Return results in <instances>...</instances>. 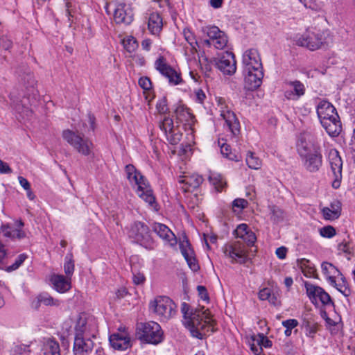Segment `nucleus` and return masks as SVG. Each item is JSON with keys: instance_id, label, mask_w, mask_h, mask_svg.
Masks as SVG:
<instances>
[{"instance_id": "f257e3e1", "label": "nucleus", "mask_w": 355, "mask_h": 355, "mask_svg": "<svg viewBox=\"0 0 355 355\" xmlns=\"http://www.w3.org/2000/svg\"><path fill=\"white\" fill-rule=\"evenodd\" d=\"M181 311L184 319V324L193 337L202 340L207 336V333L215 331L214 320L208 309L202 307L190 311V306L183 302Z\"/></svg>"}, {"instance_id": "f03ea898", "label": "nucleus", "mask_w": 355, "mask_h": 355, "mask_svg": "<svg viewBox=\"0 0 355 355\" xmlns=\"http://www.w3.org/2000/svg\"><path fill=\"white\" fill-rule=\"evenodd\" d=\"M297 150L303 166L310 173L318 172L322 166V155L320 146L315 141L306 140L301 137L297 142Z\"/></svg>"}, {"instance_id": "7ed1b4c3", "label": "nucleus", "mask_w": 355, "mask_h": 355, "mask_svg": "<svg viewBox=\"0 0 355 355\" xmlns=\"http://www.w3.org/2000/svg\"><path fill=\"white\" fill-rule=\"evenodd\" d=\"M125 171L130 182L137 186L138 196L151 207L156 205L155 198L146 178L132 164L126 165Z\"/></svg>"}, {"instance_id": "20e7f679", "label": "nucleus", "mask_w": 355, "mask_h": 355, "mask_svg": "<svg viewBox=\"0 0 355 355\" xmlns=\"http://www.w3.org/2000/svg\"><path fill=\"white\" fill-rule=\"evenodd\" d=\"M137 335L142 342L157 345L163 340V331L155 322H141L137 325Z\"/></svg>"}, {"instance_id": "39448f33", "label": "nucleus", "mask_w": 355, "mask_h": 355, "mask_svg": "<svg viewBox=\"0 0 355 355\" xmlns=\"http://www.w3.org/2000/svg\"><path fill=\"white\" fill-rule=\"evenodd\" d=\"M128 236L132 242L148 250L154 248V241L150 235L148 226L143 222L136 221L130 225Z\"/></svg>"}, {"instance_id": "423d86ee", "label": "nucleus", "mask_w": 355, "mask_h": 355, "mask_svg": "<svg viewBox=\"0 0 355 355\" xmlns=\"http://www.w3.org/2000/svg\"><path fill=\"white\" fill-rule=\"evenodd\" d=\"M176 304L166 296H157L149 304V309L157 314L161 320L166 321L176 313Z\"/></svg>"}, {"instance_id": "0eeeda50", "label": "nucleus", "mask_w": 355, "mask_h": 355, "mask_svg": "<svg viewBox=\"0 0 355 355\" xmlns=\"http://www.w3.org/2000/svg\"><path fill=\"white\" fill-rule=\"evenodd\" d=\"M324 33L318 31H306L302 35L296 37L295 44L297 46L306 47L311 51L320 49L325 44Z\"/></svg>"}, {"instance_id": "6e6552de", "label": "nucleus", "mask_w": 355, "mask_h": 355, "mask_svg": "<svg viewBox=\"0 0 355 355\" xmlns=\"http://www.w3.org/2000/svg\"><path fill=\"white\" fill-rule=\"evenodd\" d=\"M62 137L73 148L83 155H89L93 146L88 139L80 137L70 130H64Z\"/></svg>"}, {"instance_id": "1a4fd4ad", "label": "nucleus", "mask_w": 355, "mask_h": 355, "mask_svg": "<svg viewBox=\"0 0 355 355\" xmlns=\"http://www.w3.org/2000/svg\"><path fill=\"white\" fill-rule=\"evenodd\" d=\"M223 252L231 259L232 263L244 264L249 260L246 247L240 241L226 244L223 248Z\"/></svg>"}, {"instance_id": "9d476101", "label": "nucleus", "mask_w": 355, "mask_h": 355, "mask_svg": "<svg viewBox=\"0 0 355 355\" xmlns=\"http://www.w3.org/2000/svg\"><path fill=\"white\" fill-rule=\"evenodd\" d=\"M155 69L168 80L171 85H177L182 82L181 75L173 68L167 64L166 59L163 56H159L155 62Z\"/></svg>"}, {"instance_id": "9b49d317", "label": "nucleus", "mask_w": 355, "mask_h": 355, "mask_svg": "<svg viewBox=\"0 0 355 355\" xmlns=\"http://www.w3.org/2000/svg\"><path fill=\"white\" fill-rule=\"evenodd\" d=\"M329 159L331 168L334 177L332 182V187L334 189H338L340 186L342 180L343 161L339 155V153L336 149H331L329 153Z\"/></svg>"}, {"instance_id": "f8f14e48", "label": "nucleus", "mask_w": 355, "mask_h": 355, "mask_svg": "<svg viewBox=\"0 0 355 355\" xmlns=\"http://www.w3.org/2000/svg\"><path fill=\"white\" fill-rule=\"evenodd\" d=\"M243 73H250V71L263 70L260 55L255 49L245 51L243 55Z\"/></svg>"}, {"instance_id": "ddd939ff", "label": "nucleus", "mask_w": 355, "mask_h": 355, "mask_svg": "<svg viewBox=\"0 0 355 355\" xmlns=\"http://www.w3.org/2000/svg\"><path fill=\"white\" fill-rule=\"evenodd\" d=\"M11 106L22 119L28 118L32 114V111L28 107V104H32L29 97L24 96L21 99L15 92H11L10 94Z\"/></svg>"}, {"instance_id": "4468645a", "label": "nucleus", "mask_w": 355, "mask_h": 355, "mask_svg": "<svg viewBox=\"0 0 355 355\" xmlns=\"http://www.w3.org/2000/svg\"><path fill=\"white\" fill-rule=\"evenodd\" d=\"M306 294L312 303H315L318 299L323 305H334L330 295L321 287L310 283H305Z\"/></svg>"}, {"instance_id": "2eb2a0df", "label": "nucleus", "mask_w": 355, "mask_h": 355, "mask_svg": "<svg viewBox=\"0 0 355 355\" xmlns=\"http://www.w3.org/2000/svg\"><path fill=\"white\" fill-rule=\"evenodd\" d=\"M216 67L226 75H232L236 70V62L232 52L226 51L216 61Z\"/></svg>"}, {"instance_id": "dca6fc26", "label": "nucleus", "mask_w": 355, "mask_h": 355, "mask_svg": "<svg viewBox=\"0 0 355 355\" xmlns=\"http://www.w3.org/2000/svg\"><path fill=\"white\" fill-rule=\"evenodd\" d=\"M220 116L225 120L224 128H227L234 138H237L241 132V125L234 112L230 110H221Z\"/></svg>"}, {"instance_id": "f3484780", "label": "nucleus", "mask_w": 355, "mask_h": 355, "mask_svg": "<svg viewBox=\"0 0 355 355\" xmlns=\"http://www.w3.org/2000/svg\"><path fill=\"white\" fill-rule=\"evenodd\" d=\"M109 341L111 346L118 350H125L130 347V338L125 331V328H119V332L110 336Z\"/></svg>"}, {"instance_id": "a211bd4d", "label": "nucleus", "mask_w": 355, "mask_h": 355, "mask_svg": "<svg viewBox=\"0 0 355 355\" xmlns=\"http://www.w3.org/2000/svg\"><path fill=\"white\" fill-rule=\"evenodd\" d=\"M94 342L89 336L75 337L73 352L74 355H88L94 347Z\"/></svg>"}, {"instance_id": "6ab92c4d", "label": "nucleus", "mask_w": 355, "mask_h": 355, "mask_svg": "<svg viewBox=\"0 0 355 355\" xmlns=\"http://www.w3.org/2000/svg\"><path fill=\"white\" fill-rule=\"evenodd\" d=\"M114 19L116 24L128 25L133 20L132 9L125 3H120L114 9Z\"/></svg>"}, {"instance_id": "aec40b11", "label": "nucleus", "mask_w": 355, "mask_h": 355, "mask_svg": "<svg viewBox=\"0 0 355 355\" xmlns=\"http://www.w3.org/2000/svg\"><path fill=\"white\" fill-rule=\"evenodd\" d=\"M316 112L320 123L328 119H333L334 120L335 117L338 116L336 110L333 105L324 100L320 101L316 107Z\"/></svg>"}, {"instance_id": "412c9836", "label": "nucleus", "mask_w": 355, "mask_h": 355, "mask_svg": "<svg viewBox=\"0 0 355 355\" xmlns=\"http://www.w3.org/2000/svg\"><path fill=\"white\" fill-rule=\"evenodd\" d=\"M178 182L180 184H182L181 189L184 192H191L200 187L203 182V178L198 174H191L180 176Z\"/></svg>"}, {"instance_id": "4be33fe9", "label": "nucleus", "mask_w": 355, "mask_h": 355, "mask_svg": "<svg viewBox=\"0 0 355 355\" xmlns=\"http://www.w3.org/2000/svg\"><path fill=\"white\" fill-rule=\"evenodd\" d=\"M243 73L246 89L253 91L260 87L263 78V70L250 71V73Z\"/></svg>"}, {"instance_id": "5701e85b", "label": "nucleus", "mask_w": 355, "mask_h": 355, "mask_svg": "<svg viewBox=\"0 0 355 355\" xmlns=\"http://www.w3.org/2000/svg\"><path fill=\"white\" fill-rule=\"evenodd\" d=\"M17 228L13 229L9 224H3L1 226V232L6 238L10 239H21L26 236L25 232L21 230L24 223L21 220L16 222Z\"/></svg>"}, {"instance_id": "b1692460", "label": "nucleus", "mask_w": 355, "mask_h": 355, "mask_svg": "<svg viewBox=\"0 0 355 355\" xmlns=\"http://www.w3.org/2000/svg\"><path fill=\"white\" fill-rule=\"evenodd\" d=\"M50 282L53 285V288L60 293L68 291L71 288V278H67L62 275H52Z\"/></svg>"}, {"instance_id": "393cba45", "label": "nucleus", "mask_w": 355, "mask_h": 355, "mask_svg": "<svg viewBox=\"0 0 355 355\" xmlns=\"http://www.w3.org/2000/svg\"><path fill=\"white\" fill-rule=\"evenodd\" d=\"M40 355H61L59 343L53 338H44Z\"/></svg>"}, {"instance_id": "a878e982", "label": "nucleus", "mask_w": 355, "mask_h": 355, "mask_svg": "<svg viewBox=\"0 0 355 355\" xmlns=\"http://www.w3.org/2000/svg\"><path fill=\"white\" fill-rule=\"evenodd\" d=\"M153 230L160 238L169 242L171 245L177 243L175 235L166 225L162 223H155Z\"/></svg>"}, {"instance_id": "bb28decb", "label": "nucleus", "mask_w": 355, "mask_h": 355, "mask_svg": "<svg viewBox=\"0 0 355 355\" xmlns=\"http://www.w3.org/2000/svg\"><path fill=\"white\" fill-rule=\"evenodd\" d=\"M322 127L325 129L327 134L331 137H338L341 130H342V125L340 121L339 116L338 117H335V119H328L324 121H322L320 123Z\"/></svg>"}, {"instance_id": "cd10ccee", "label": "nucleus", "mask_w": 355, "mask_h": 355, "mask_svg": "<svg viewBox=\"0 0 355 355\" xmlns=\"http://www.w3.org/2000/svg\"><path fill=\"white\" fill-rule=\"evenodd\" d=\"M342 204L340 200H334L330 203V207H324L322 213L326 220H335L340 217L341 214Z\"/></svg>"}, {"instance_id": "c85d7f7f", "label": "nucleus", "mask_w": 355, "mask_h": 355, "mask_svg": "<svg viewBox=\"0 0 355 355\" xmlns=\"http://www.w3.org/2000/svg\"><path fill=\"white\" fill-rule=\"evenodd\" d=\"M176 119L180 122L184 123L189 128L194 124V116L189 112V110L182 105L177 106L175 110Z\"/></svg>"}, {"instance_id": "c756f323", "label": "nucleus", "mask_w": 355, "mask_h": 355, "mask_svg": "<svg viewBox=\"0 0 355 355\" xmlns=\"http://www.w3.org/2000/svg\"><path fill=\"white\" fill-rule=\"evenodd\" d=\"M163 27L162 18L158 12H153L149 15L148 28L152 35H158Z\"/></svg>"}, {"instance_id": "7c9ffc66", "label": "nucleus", "mask_w": 355, "mask_h": 355, "mask_svg": "<svg viewBox=\"0 0 355 355\" xmlns=\"http://www.w3.org/2000/svg\"><path fill=\"white\" fill-rule=\"evenodd\" d=\"M322 272L324 275L327 276V278L333 286H337V283L336 282L335 275L338 276H342L341 272L332 263L324 261L321 264Z\"/></svg>"}, {"instance_id": "2f4dec72", "label": "nucleus", "mask_w": 355, "mask_h": 355, "mask_svg": "<svg viewBox=\"0 0 355 355\" xmlns=\"http://www.w3.org/2000/svg\"><path fill=\"white\" fill-rule=\"evenodd\" d=\"M302 327L305 329L306 335L313 338L318 331V323L311 314L306 313L303 317Z\"/></svg>"}, {"instance_id": "473e14b6", "label": "nucleus", "mask_w": 355, "mask_h": 355, "mask_svg": "<svg viewBox=\"0 0 355 355\" xmlns=\"http://www.w3.org/2000/svg\"><path fill=\"white\" fill-rule=\"evenodd\" d=\"M289 85L292 87L293 90L286 91L285 96L288 99L297 100L305 92L304 85L299 80H295L289 83Z\"/></svg>"}, {"instance_id": "72a5a7b5", "label": "nucleus", "mask_w": 355, "mask_h": 355, "mask_svg": "<svg viewBox=\"0 0 355 355\" xmlns=\"http://www.w3.org/2000/svg\"><path fill=\"white\" fill-rule=\"evenodd\" d=\"M61 302L58 299H54L48 293L43 292L37 297L36 302H33V305L35 309H38L41 304L45 306H59Z\"/></svg>"}, {"instance_id": "f704fd0d", "label": "nucleus", "mask_w": 355, "mask_h": 355, "mask_svg": "<svg viewBox=\"0 0 355 355\" xmlns=\"http://www.w3.org/2000/svg\"><path fill=\"white\" fill-rule=\"evenodd\" d=\"M297 266L302 270V272L306 277H311L314 275L315 272L314 265L306 259L303 258L297 259Z\"/></svg>"}, {"instance_id": "c9c22d12", "label": "nucleus", "mask_w": 355, "mask_h": 355, "mask_svg": "<svg viewBox=\"0 0 355 355\" xmlns=\"http://www.w3.org/2000/svg\"><path fill=\"white\" fill-rule=\"evenodd\" d=\"M202 32L209 37L212 42L213 40H217L218 36H220L222 34L225 33L216 26L203 27L202 28Z\"/></svg>"}, {"instance_id": "e433bc0d", "label": "nucleus", "mask_w": 355, "mask_h": 355, "mask_svg": "<svg viewBox=\"0 0 355 355\" xmlns=\"http://www.w3.org/2000/svg\"><path fill=\"white\" fill-rule=\"evenodd\" d=\"M202 32L209 37L212 42L213 40H217L218 36H220L222 34L225 33L216 26L203 27L202 28Z\"/></svg>"}, {"instance_id": "4c0bfd02", "label": "nucleus", "mask_w": 355, "mask_h": 355, "mask_svg": "<svg viewBox=\"0 0 355 355\" xmlns=\"http://www.w3.org/2000/svg\"><path fill=\"white\" fill-rule=\"evenodd\" d=\"M184 37L186 41L191 46V51L194 53L198 51V42L196 39L194 34L189 29H184L183 31Z\"/></svg>"}, {"instance_id": "58836bf2", "label": "nucleus", "mask_w": 355, "mask_h": 355, "mask_svg": "<svg viewBox=\"0 0 355 355\" xmlns=\"http://www.w3.org/2000/svg\"><path fill=\"white\" fill-rule=\"evenodd\" d=\"M183 257L191 270L196 272L199 270L200 267L196 257H194L193 250H190L189 252H184L183 253Z\"/></svg>"}, {"instance_id": "ea45409f", "label": "nucleus", "mask_w": 355, "mask_h": 355, "mask_svg": "<svg viewBox=\"0 0 355 355\" xmlns=\"http://www.w3.org/2000/svg\"><path fill=\"white\" fill-rule=\"evenodd\" d=\"M218 144L220 146L221 153L224 157L228 158L230 160L236 162L239 161V156L231 152V148L230 145L227 144L225 142L221 143L220 141H218Z\"/></svg>"}, {"instance_id": "a19ab883", "label": "nucleus", "mask_w": 355, "mask_h": 355, "mask_svg": "<svg viewBox=\"0 0 355 355\" xmlns=\"http://www.w3.org/2000/svg\"><path fill=\"white\" fill-rule=\"evenodd\" d=\"M209 181L218 191H220L225 185V181L219 174H211L209 176Z\"/></svg>"}, {"instance_id": "79ce46f5", "label": "nucleus", "mask_w": 355, "mask_h": 355, "mask_svg": "<svg viewBox=\"0 0 355 355\" xmlns=\"http://www.w3.org/2000/svg\"><path fill=\"white\" fill-rule=\"evenodd\" d=\"M159 128L164 132L165 135H168V132L175 130L173 120L169 117H164L163 121L159 123Z\"/></svg>"}, {"instance_id": "37998d69", "label": "nucleus", "mask_w": 355, "mask_h": 355, "mask_svg": "<svg viewBox=\"0 0 355 355\" xmlns=\"http://www.w3.org/2000/svg\"><path fill=\"white\" fill-rule=\"evenodd\" d=\"M123 45L125 50L129 53L134 52L138 47L137 41L132 36L123 39Z\"/></svg>"}, {"instance_id": "c03bdc74", "label": "nucleus", "mask_w": 355, "mask_h": 355, "mask_svg": "<svg viewBox=\"0 0 355 355\" xmlns=\"http://www.w3.org/2000/svg\"><path fill=\"white\" fill-rule=\"evenodd\" d=\"M64 272L67 277H70L74 271V263L72 260V254H68L65 257V263L64 265Z\"/></svg>"}, {"instance_id": "a18cd8bd", "label": "nucleus", "mask_w": 355, "mask_h": 355, "mask_svg": "<svg viewBox=\"0 0 355 355\" xmlns=\"http://www.w3.org/2000/svg\"><path fill=\"white\" fill-rule=\"evenodd\" d=\"M245 161L248 167L252 169H259L261 166V160L255 157L252 153H249Z\"/></svg>"}, {"instance_id": "49530a36", "label": "nucleus", "mask_w": 355, "mask_h": 355, "mask_svg": "<svg viewBox=\"0 0 355 355\" xmlns=\"http://www.w3.org/2000/svg\"><path fill=\"white\" fill-rule=\"evenodd\" d=\"M76 330V336L75 337H80V336H89L86 330H87V322L83 319H79V320L77 322V324L75 327Z\"/></svg>"}, {"instance_id": "de8ad7c7", "label": "nucleus", "mask_w": 355, "mask_h": 355, "mask_svg": "<svg viewBox=\"0 0 355 355\" xmlns=\"http://www.w3.org/2000/svg\"><path fill=\"white\" fill-rule=\"evenodd\" d=\"M282 324L286 328L284 331L285 336L288 337L291 335L292 329L296 327L299 322L296 319H288L282 321Z\"/></svg>"}, {"instance_id": "09e8293b", "label": "nucleus", "mask_w": 355, "mask_h": 355, "mask_svg": "<svg viewBox=\"0 0 355 355\" xmlns=\"http://www.w3.org/2000/svg\"><path fill=\"white\" fill-rule=\"evenodd\" d=\"M29 346L22 344H14L10 349L12 355H24L30 352Z\"/></svg>"}, {"instance_id": "8fccbe9b", "label": "nucleus", "mask_w": 355, "mask_h": 355, "mask_svg": "<svg viewBox=\"0 0 355 355\" xmlns=\"http://www.w3.org/2000/svg\"><path fill=\"white\" fill-rule=\"evenodd\" d=\"M248 202L244 198H236L232 201V206L234 212H241L247 207Z\"/></svg>"}, {"instance_id": "3c124183", "label": "nucleus", "mask_w": 355, "mask_h": 355, "mask_svg": "<svg viewBox=\"0 0 355 355\" xmlns=\"http://www.w3.org/2000/svg\"><path fill=\"white\" fill-rule=\"evenodd\" d=\"M338 250L349 256L355 255V248L354 246H351L350 243L348 241H343L340 243L338 245Z\"/></svg>"}, {"instance_id": "603ef678", "label": "nucleus", "mask_w": 355, "mask_h": 355, "mask_svg": "<svg viewBox=\"0 0 355 355\" xmlns=\"http://www.w3.org/2000/svg\"><path fill=\"white\" fill-rule=\"evenodd\" d=\"M342 283L337 284L335 286L337 290L340 292L344 296L348 297L351 295V290L348 286L347 282L345 277L341 276Z\"/></svg>"}, {"instance_id": "864d4df0", "label": "nucleus", "mask_w": 355, "mask_h": 355, "mask_svg": "<svg viewBox=\"0 0 355 355\" xmlns=\"http://www.w3.org/2000/svg\"><path fill=\"white\" fill-rule=\"evenodd\" d=\"M27 257L28 256L26 254H20L17 257L15 261L12 265L8 266L6 268V270L7 272H12L13 270L18 269L21 266V265L24 262Z\"/></svg>"}, {"instance_id": "5fc2aeb1", "label": "nucleus", "mask_w": 355, "mask_h": 355, "mask_svg": "<svg viewBox=\"0 0 355 355\" xmlns=\"http://www.w3.org/2000/svg\"><path fill=\"white\" fill-rule=\"evenodd\" d=\"M182 135V133L176 129L171 132H168L166 137L170 144L176 145L180 141Z\"/></svg>"}, {"instance_id": "6e6d98bb", "label": "nucleus", "mask_w": 355, "mask_h": 355, "mask_svg": "<svg viewBox=\"0 0 355 355\" xmlns=\"http://www.w3.org/2000/svg\"><path fill=\"white\" fill-rule=\"evenodd\" d=\"M336 229L331 225L324 226L320 229V234L324 238H332L336 235Z\"/></svg>"}, {"instance_id": "4d7b16f0", "label": "nucleus", "mask_w": 355, "mask_h": 355, "mask_svg": "<svg viewBox=\"0 0 355 355\" xmlns=\"http://www.w3.org/2000/svg\"><path fill=\"white\" fill-rule=\"evenodd\" d=\"M253 340L257 342L258 345H260L261 348L263 347L269 348L271 347L272 345V341L263 334H259L257 338L256 339H253Z\"/></svg>"}, {"instance_id": "13d9d810", "label": "nucleus", "mask_w": 355, "mask_h": 355, "mask_svg": "<svg viewBox=\"0 0 355 355\" xmlns=\"http://www.w3.org/2000/svg\"><path fill=\"white\" fill-rule=\"evenodd\" d=\"M213 46L217 49H223L227 44V37L225 33L222 34L220 36H218V39L213 40Z\"/></svg>"}, {"instance_id": "bf43d9fd", "label": "nucleus", "mask_w": 355, "mask_h": 355, "mask_svg": "<svg viewBox=\"0 0 355 355\" xmlns=\"http://www.w3.org/2000/svg\"><path fill=\"white\" fill-rule=\"evenodd\" d=\"M250 228L247 224L242 223L237 226L236 229L234 230V233L237 238L243 239L244 236L248 234Z\"/></svg>"}, {"instance_id": "052dcab7", "label": "nucleus", "mask_w": 355, "mask_h": 355, "mask_svg": "<svg viewBox=\"0 0 355 355\" xmlns=\"http://www.w3.org/2000/svg\"><path fill=\"white\" fill-rule=\"evenodd\" d=\"M156 108L160 114H165L167 112L168 108L167 105V100L165 96H163L158 101L156 105Z\"/></svg>"}, {"instance_id": "680f3d73", "label": "nucleus", "mask_w": 355, "mask_h": 355, "mask_svg": "<svg viewBox=\"0 0 355 355\" xmlns=\"http://www.w3.org/2000/svg\"><path fill=\"white\" fill-rule=\"evenodd\" d=\"M139 86L145 91L150 90L152 87V83L149 78L144 76L141 77L138 82Z\"/></svg>"}, {"instance_id": "e2e57ef3", "label": "nucleus", "mask_w": 355, "mask_h": 355, "mask_svg": "<svg viewBox=\"0 0 355 355\" xmlns=\"http://www.w3.org/2000/svg\"><path fill=\"white\" fill-rule=\"evenodd\" d=\"M242 239L243 241L247 243L248 245H253L257 240V238L255 234L251 230H250L248 232V234L244 236Z\"/></svg>"}, {"instance_id": "0e129e2a", "label": "nucleus", "mask_w": 355, "mask_h": 355, "mask_svg": "<svg viewBox=\"0 0 355 355\" xmlns=\"http://www.w3.org/2000/svg\"><path fill=\"white\" fill-rule=\"evenodd\" d=\"M272 293V291L269 288H263L260 290L258 293V297L260 300H268L270 297V294Z\"/></svg>"}, {"instance_id": "69168bd1", "label": "nucleus", "mask_w": 355, "mask_h": 355, "mask_svg": "<svg viewBox=\"0 0 355 355\" xmlns=\"http://www.w3.org/2000/svg\"><path fill=\"white\" fill-rule=\"evenodd\" d=\"M180 249L182 255L184 252H189L190 250H193V249L191 248V244L187 237H185L183 241L180 243Z\"/></svg>"}, {"instance_id": "338daca9", "label": "nucleus", "mask_w": 355, "mask_h": 355, "mask_svg": "<svg viewBox=\"0 0 355 355\" xmlns=\"http://www.w3.org/2000/svg\"><path fill=\"white\" fill-rule=\"evenodd\" d=\"M0 44L5 50H9L12 46V40L6 35H3L1 37Z\"/></svg>"}, {"instance_id": "774afa93", "label": "nucleus", "mask_w": 355, "mask_h": 355, "mask_svg": "<svg viewBox=\"0 0 355 355\" xmlns=\"http://www.w3.org/2000/svg\"><path fill=\"white\" fill-rule=\"evenodd\" d=\"M132 280H133V282H134L135 284L140 285V284H144V282L146 280V278H145V277H144L143 273H141V272L135 273V272H133Z\"/></svg>"}]
</instances>
